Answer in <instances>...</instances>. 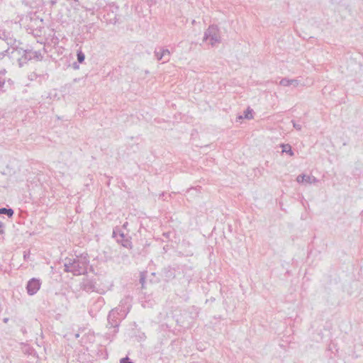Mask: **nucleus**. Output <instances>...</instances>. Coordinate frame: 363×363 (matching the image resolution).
<instances>
[{"label": "nucleus", "mask_w": 363, "mask_h": 363, "mask_svg": "<svg viewBox=\"0 0 363 363\" xmlns=\"http://www.w3.org/2000/svg\"><path fill=\"white\" fill-rule=\"evenodd\" d=\"M130 298L125 297L120 301V303L117 307L113 308L108 313L107 317V327L109 328H114V333L118 331V328L121 320L125 318L129 313L130 307Z\"/></svg>", "instance_id": "f257e3e1"}, {"label": "nucleus", "mask_w": 363, "mask_h": 363, "mask_svg": "<svg viewBox=\"0 0 363 363\" xmlns=\"http://www.w3.org/2000/svg\"><path fill=\"white\" fill-rule=\"evenodd\" d=\"M89 264V256L86 253L81 254L75 258L66 257L64 267L66 272H71L74 276L85 274Z\"/></svg>", "instance_id": "f03ea898"}, {"label": "nucleus", "mask_w": 363, "mask_h": 363, "mask_svg": "<svg viewBox=\"0 0 363 363\" xmlns=\"http://www.w3.org/2000/svg\"><path fill=\"white\" fill-rule=\"evenodd\" d=\"M210 40V44L213 46L216 43L220 42V36L218 27L216 25H211L204 32L203 41Z\"/></svg>", "instance_id": "7ed1b4c3"}, {"label": "nucleus", "mask_w": 363, "mask_h": 363, "mask_svg": "<svg viewBox=\"0 0 363 363\" xmlns=\"http://www.w3.org/2000/svg\"><path fill=\"white\" fill-rule=\"evenodd\" d=\"M23 53L26 55V51L23 49H18V48H13L11 46V48L8 47L3 51H0V60H3L5 57H9L11 59H13L14 57L18 54V55Z\"/></svg>", "instance_id": "20e7f679"}, {"label": "nucleus", "mask_w": 363, "mask_h": 363, "mask_svg": "<svg viewBox=\"0 0 363 363\" xmlns=\"http://www.w3.org/2000/svg\"><path fill=\"white\" fill-rule=\"evenodd\" d=\"M41 286L40 280L36 278L30 279L26 285V291L28 295L33 296L40 289Z\"/></svg>", "instance_id": "39448f33"}, {"label": "nucleus", "mask_w": 363, "mask_h": 363, "mask_svg": "<svg viewBox=\"0 0 363 363\" xmlns=\"http://www.w3.org/2000/svg\"><path fill=\"white\" fill-rule=\"evenodd\" d=\"M296 181L298 183H303L306 182L307 184H313L318 182V179H317L313 176L310 175H306V174H300L297 177Z\"/></svg>", "instance_id": "423d86ee"}, {"label": "nucleus", "mask_w": 363, "mask_h": 363, "mask_svg": "<svg viewBox=\"0 0 363 363\" xmlns=\"http://www.w3.org/2000/svg\"><path fill=\"white\" fill-rule=\"evenodd\" d=\"M299 80L296 79H289L287 78H283L279 82V84L284 86H293L294 87H296L299 85Z\"/></svg>", "instance_id": "0eeeda50"}, {"label": "nucleus", "mask_w": 363, "mask_h": 363, "mask_svg": "<svg viewBox=\"0 0 363 363\" xmlns=\"http://www.w3.org/2000/svg\"><path fill=\"white\" fill-rule=\"evenodd\" d=\"M104 303L103 298L99 297L93 304L92 307L89 310V313L93 315L94 311L99 310Z\"/></svg>", "instance_id": "6e6552de"}, {"label": "nucleus", "mask_w": 363, "mask_h": 363, "mask_svg": "<svg viewBox=\"0 0 363 363\" xmlns=\"http://www.w3.org/2000/svg\"><path fill=\"white\" fill-rule=\"evenodd\" d=\"M113 238H116L117 241L118 242H121V245L125 247H128L130 246V242L128 239H125L123 238V240H120L118 238V235H117V233L116 231L114 230L113 232Z\"/></svg>", "instance_id": "1a4fd4ad"}, {"label": "nucleus", "mask_w": 363, "mask_h": 363, "mask_svg": "<svg viewBox=\"0 0 363 363\" xmlns=\"http://www.w3.org/2000/svg\"><path fill=\"white\" fill-rule=\"evenodd\" d=\"M25 51H26V55L23 53H21V55L23 56H24L25 60H30L32 57L36 58L38 60H41L43 58V56L41 55V53L40 52L35 51L33 52H31V54L33 55H30L29 57H28V55H27L28 52H27V50H25ZM28 53H30V52H29Z\"/></svg>", "instance_id": "9d476101"}, {"label": "nucleus", "mask_w": 363, "mask_h": 363, "mask_svg": "<svg viewBox=\"0 0 363 363\" xmlns=\"http://www.w3.org/2000/svg\"><path fill=\"white\" fill-rule=\"evenodd\" d=\"M282 152L289 154L290 156H294V152L291 149V146L289 144H281Z\"/></svg>", "instance_id": "9b49d317"}, {"label": "nucleus", "mask_w": 363, "mask_h": 363, "mask_svg": "<svg viewBox=\"0 0 363 363\" xmlns=\"http://www.w3.org/2000/svg\"><path fill=\"white\" fill-rule=\"evenodd\" d=\"M14 211L11 208H0V214L6 215L9 218H11L13 216Z\"/></svg>", "instance_id": "f8f14e48"}, {"label": "nucleus", "mask_w": 363, "mask_h": 363, "mask_svg": "<svg viewBox=\"0 0 363 363\" xmlns=\"http://www.w3.org/2000/svg\"><path fill=\"white\" fill-rule=\"evenodd\" d=\"M163 53V63L167 62L170 60L171 53L168 49L162 48Z\"/></svg>", "instance_id": "ddd939ff"}, {"label": "nucleus", "mask_w": 363, "mask_h": 363, "mask_svg": "<svg viewBox=\"0 0 363 363\" xmlns=\"http://www.w3.org/2000/svg\"><path fill=\"white\" fill-rule=\"evenodd\" d=\"M162 47L157 48L155 50L154 54L158 61L163 60Z\"/></svg>", "instance_id": "4468645a"}, {"label": "nucleus", "mask_w": 363, "mask_h": 363, "mask_svg": "<svg viewBox=\"0 0 363 363\" xmlns=\"http://www.w3.org/2000/svg\"><path fill=\"white\" fill-rule=\"evenodd\" d=\"M252 111V109L247 108V110L244 111V116H240L239 118H245L246 119H252L253 118Z\"/></svg>", "instance_id": "2eb2a0df"}, {"label": "nucleus", "mask_w": 363, "mask_h": 363, "mask_svg": "<svg viewBox=\"0 0 363 363\" xmlns=\"http://www.w3.org/2000/svg\"><path fill=\"white\" fill-rule=\"evenodd\" d=\"M0 40L6 41L8 40L7 35L4 29L0 26Z\"/></svg>", "instance_id": "dca6fc26"}, {"label": "nucleus", "mask_w": 363, "mask_h": 363, "mask_svg": "<svg viewBox=\"0 0 363 363\" xmlns=\"http://www.w3.org/2000/svg\"><path fill=\"white\" fill-rule=\"evenodd\" d=\"M77 61L79 63H82L84 61L85 55L82 51H78L77 54Z\"/></svg>", "instance_id": "f3484780"}, {"label": "nucleus", "mask_w": 363, "mask_h": 363, "mask_svg": "<svg viewBox=\"0 0 363 363\" xmlns=\"http://www.w3.org/2000/svg\"><path fill=\"white\" fill-rule=\"evenodd\" d=\"M291 123H293V126H294V128L296 130H301L302 126H301V124H299V123H296V121H291Z\"/></svg>", "instance_id": "a211bd4d"}, {"label": "nucleus", "mask_w": 363, "mask_h": 363, "mask_svg": "<svg viewBox=\"0 0 363 363\" xmlns=\"http://www.w3.org/2000/svg\"><path fill=\"white\" fill-rule=\"evenodd\" d=\"M145 282V276L143 273H141L140 278V283L142 285V288H144Z\"/></svg>", "instance_id": "6ab92c4d"}, {"label": "nucleus", "mask_w": 363, "mask_h": 363, "mask_svg": "<svg viewBox=\"0 0 363 363\" xmlns=\"http://www.w3.org/2000/svg\"><path fill=\"white\" fill-rule=\"evenodd\" d=\"M120 363H133V362L132 361H130V359L128 357H126L122 358L120 360Z\"/></svg>", "instance_id": "aec40b11"}, {"label": "nucleus", "mask_w": 363, "mask_h": 363, "mask_svg": "<svg viewBox=\"0 0 363 363\" xmlns=\"http://www.w3.org/2000/svg\"><path fill=\"white\" fill-rule=\"evenodd\" d=\"M117 235L120 240H123V238H125V235H124L123 233L119 232L118 233H117Z\"/></svg>", "instance_id": "412c9836"}, {"label": "nucleus", "mask_w": 363, "mask_h": 363, "mask_svg": "<svg viewBox=\"0 0 363 363\" xmlns=\"http://www.w3.org/2000/svg\"><path fill=\"white\" fill-rule=\"evenodd\" d=\"M3 227H4V224L2 222L0 221V235L4 233Z\"/></svg>", "instance_id": "4be33fe9"}, {"label": "nucleus", "mask_w": 363, "mask_h": 363, "mask_svg": "<svg viewBox=\"0 0 363 363\" xmlns=\"http://www.w3.org/2000/svg\"><path fill=\"white\" fill-rule=\"evenodd\" d=\"M91 287H92L91 284H86V285L84 286V290L90 289H91Z\"/></svg>", "instance_id": "5701e85b"}, {"label": "nucleus", "mask_w": 363, "mask_h": 363, "mask_svg": "<svg viewBox=\"0 0 363 363\" xmlns=\"http://www.w3.org/2000/svg\"><path fill=\"white\" fill-rule=\"evenodd\" d=\"M4 84H5L4 81L0 80V88L3 87L4 86Z\"/></svg>", "instance_id": "b1692460"}, {"label": "nucleus", "mask_w": 363, "mask_h": 363, "mask_svg": "<svg viewBox=\"0 0 363 363\" xmlns=\"http://www.w3.org/2000/svg\"><path fill=\"white\" fill-rule=\"evenodd\" d=\"M28 256H29V255L27 254L26 252H24V255H23L24 259H26Z\"/></svg>", "instance_id": "393cba45"}, {"label": "nucleus", "mask_w": 363, "mask_h": 363, "mask_svg": "<svg viewBox=\"0 0 363 363\" xmlns=\"http://www.w3.org/2000/svg\"><path fill=\"white\" fill-rule=\"evenodd\" d=\"M9 320V318H4L3 319V321H4V323H8Z\"/></svg>", "instance_id": "a878e982"}, {"label": "nucleus", "mask_w": 363, "mask_h": 363, "mask_svg": "<svg viewBox=\"0 0 363 363\" xmlns=\"http://www.w3.org/2000/svg\"><path fill=\"white\" fill-rule=\"evenodd\" d=\"M38 1H39V4H43V0H38Z\"/></svg>", "instance_id": "bb28decb"}, {"label": "nucleus", "mask_w": 363, "mask_h": 363, "mask_svg": "<svg viewBox=\"0 0 363 363\" xmlns=\"http://www.w3.org/2000/svg\"><path fill=\"white\" fill-rule=\"evenodd\" d=\"M196 23V21L195 20H193L192 21V24H195Z\"/></svg>", "instance_id": "cd10ccee"}, {"label": "nucleus", "mask_w": 363, "mask_h": 363, "mask_svg": "<svg viewBox=\"0 0 363 363\" xmlns=\"http://www.w3.org/2000/svg\"><path fill=\"white\" fill-rule=\"evenodd\" d=\"M18 61H19V65L21 66L22 65H21V60L18 59Z\"/></svg>", "instance_id": "c85d7f7f"}]
</instances>
